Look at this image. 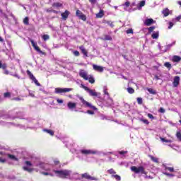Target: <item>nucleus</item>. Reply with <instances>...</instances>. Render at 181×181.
Masks as SVG:
<instances>
[{
  "instance_id": "32",
  "label": "nucleus",
  "mask_w": 181,
  "mask_h": 181,
  "mask_svg": "<svg viewBox=\"0 0 181 181\" xmlns=\"http://www.w3.org/2000/svg\"><path fill=\"white\" fill-rule=\"evenodd\" d=\"M127 93H129V94H134V93H135V90L131 87H129L127 88Z\"/></svg>"
},
{
  "instance_id": "53",
  "label": "nucleus",
  "mask_w": 181,
  "mask_h": 181,
  "mask_svg": "<svg viewBox=\"0 0 181 181\" xmlns=\"http://www.w3.org/2000/svg\"><path fill=\"white\" fill-rule=\"evenodd\" d=\"M91 5H95L97 4V0H88Z\"/></svg>"
},
{
  "instance_id": "64",
  "label": "nucleus",
  "mask_w": 181,
  "mask_h": 181,
  "mask_svg": "<svg viewBox=\"0 0 181 181\" xmlns=\"http://www.w3.org/2000/svg\"><path fill=\"white\" fill-rule=\"evenodd\" d=\"M42 175H44L45 176H49V173L43 172Z\"/></svg>"
},
{
  "instance_id": "38",
  "label": "nucleus",
  "mask_w": 181,
  "mask_h": 181,
  "mask_svg": "<svg viewBox=\"0 0 181 181\" xmlns=\"http://www.w3.org/2000/svg\"><path fill=\"white\" fill-rule=\"evenodd\" d=\"M6 67H8V65H6V64H2V62H0V69L5 70Z\"/></svg>"
},
{
  "instance_id": "63",
  "label": "nucleus",
  "mask_w": 181,
  "mask_h": 181,
  "mask_svg": "<svg viewBox=\"0 0 181 181\" xmlns=\"http://www.w3.org/2000/svg\"><path fill=\"white\" fill-rule=\"evenodd\" d=\"M4 74H6V76H8V74H9V71H8L7 69H6V68L5 69H4Z\"/></svg>"
},
{
  "instance_id": "13",
  "label": "nucleus",
  "mask_w": 181,
  "mask_h": 181,
  "mask_svg": "<svg viewBox=\"0 0 181 181\" xmlns=\"http://www.w3.org/2000/svg\"><path fill=\"white\" fill-rule=\"evenodd\" d=\"M67 107H68V108H69V110H74L77 107V103L69 102L67 103Z\"/></svg>"
},
{
  "instance_id": "41",
  "label": "nucleus",
  "mask_w": 181,
  "mask_h": 181,
  "mask_svg": "<svg viewBox=\"0 0 181 181\" xmlns=\"http://www.w3.org/2000/svg\"><path fill=\"white\" fill-rule=\"evenodd\" d=\"M156 27L155 26H151L150 28H148V33H152V32H153V30H155Z\"/></svg>"
},
{
  "instance_id": "47",
  "label": "nucleus",
  "mask_w": 181,
  "mask_h": 181,
  "mask_svg": "<svg viewBox=\"0 0 181 181\" xmlns=\"http://www.w3.org/2000/svg\"><path fill=\"white\" fill-rule=\"evenodd\" d=\"M137 103L139 105H141L143 100L141 98H137Z\"/></svg>"
},
{
  "instance_id": "6",
  "label": "nucleus",
  "mask_w": 181,
  "mask_h": 181,
  "mask_svg": "<svg viewBox=\"0 0 181 181\" xmlns=\"http://www.w3.org/2000/svg\"><path fill=\"white\" fill-rule=\"evenodd\" d=\"M30 42L32 44L33 47L35 49V50H36V52H37L40 54H45V52L40 50V48L39 47V46H37V44H36L35 41H33V40H30Z\"/></svg>"
},
{
  "instance_id": "15",
  "label": "nucleus",
  "mask_w": 181,
  "mask_h": 181,
  "mask_svg": "<svg viewBox=\"0 0 181 181\" xmlns=\"http://www.w3.org/2000/svg\"><path fill=\"white\" fill-rule=\"evenodd\" d=\"M82 177H84L85 179H88L90 180H95V177L90 176L88 175V173H86L84 174H82Z\"/></svg>"
},
{
  "instance_id": "51",
  "label": "nucleus",
  "mask_w": 181,
  "mask_h": 181,
  "mask_svg": "<svg viewBox=\"0 0 181 181\" xmlns=\"http://www.w3.org/2000/svg\"><path fill=\"white\" fill-rule=\"evenodd\" d=\"M147 116L150 118V119H155V117H153V115L148 113Z\"/></svg>"
},
{
  "instance_id": "5",
  "label": "nucleus",
  "mask_w": 181,
  "mask_h": 181,
  "mask_svg": "<svg viewBox=\"0 0 181 181\" xmlns=\"http://www.w3.org/2000/svg\"><path fill=\"white\" fill-rule=\"evenodd\" d=\"M73 89L70 88H56L55 93L56 94H60L62 93H70V91H71Z\"/></svg>"
},
{
  "instance_id": "9",
  "label": "nucleus",
  "mask_w": 181,
  "mask_h": 181,
  "mask_svg": "<svg viewBox=\"0 0 181 181\" xmlns=\"http://www.w3.org/2000/svg\"><path fill=\"white\" fill-rule=\"evenodd\" d=\"M79 76L80 77L83 78V80H88V75L87 74V72H86V71H84L83 69L81 70V71L79 72Z\"/></svg>"
},
{
  "instance_id": "44",
  "label": "nucleus",
  "mask_w": 181,
  "mask_h": 181,
  "mask_svg": "<svg viewBox=\"0 0 181 181\" xmlns=\"http://www.w3.org/2000/svg\"><path fill=\"white\" fill-rule=\"evenodd\" d=\"M126 33L127 35L132 34V33H134V30H132V28H129L127 30H126Z\"/></svg>"
},
{
  "instance_id": "43",
  "label": "nucleus",
  "mask_w": 181,
  "mask_h": 181,
  "mask_svg": "<svg viewBox=\"0 0 181 181\" xmlns=\"http://www.w3.org/2000/svg\"><path fill=\"white\" fill-rule=\"evenodd\" d=\"M176 136H177L178 141H180V142H181V133L180 132H177Z\"/></svg>"
},
{
  "instance_id": "17",
  "label": "nucleus",
  "mask_w": 181,
  "mask_h": 181,
  "mask_svg": "<svg viewBox=\"0 0 181 181\" xmlns=\"http://www.w3.org/2000/svg\"><path fill=\"white\" fill-rule=\"evenodd\" d=\"M173 62L174 63H179V62H181V57L180 56H177V55H174L173 57Z\"/></svg>"
},
{
  "instance_id": "22",
  "label": "nucleus",
  "mask_w": 181,
  "mask_h": 181,
  "mask_svg": "<svg viewBox=\"0 0 181 181\" xmlns=\"http://www.w3.org/2000/svg\"><path fill=\"white\" fill-rule=\"evenodd\" d=\"M44 132H47V134H49L51 136H54V132H53V130L45 129Z\"/></svg>"
},
{
  "instance_id": "4",
  "label": "nucleus",
  "mask_w": 181,
  "mask_h": 181,
  "mask_svg": "<svg viewBox=\"0 0 181 181\" xmlns=\"http://www.w3.org/2000/svg\"><path fill=\"white\" fill-rule=\"evenodd\" d=\"M79 100L80 101H81L82 104L85 105V107H88L91 110H94V111H97L98 110L97 107H95V106L92 105L90 103L86 101V100H84L83 97H79Z\"/></svg>"
},
{
  "instance_id": "54",
  "label": "nucleus",
  "mask_w": 181,
  "mask_h": 181,
  "mask_svg": "<svg viewBox=\"0 0 181 181\" xmlns=\"http://www.w3.org/2000/svg\"><path fill=\"white\" fill-rule=\"evenodd\" d=\"M103 93L105 95H107V97H110V93H108V90L107 89H104Z\"/></svg>"
},
{
  "instance_id": "52",
  "label": "nucleus",
  "mask_w": 181,
  "mask_h": 181,
  "mask_svg": "<svg viewBox=\"0 0 181 181\" xmlns=\"http://www.w3.org/2000/svg\"><path fill=\"white\" fill-rule=\"evenodd\" d=\"M74 54L76 57H78V56H80V52L78 51H74Z\"/></svg>"
},
{
  "instance_id": "19",
  "label": "nucleus",
  "mask_w": 181,
  "mask_h": 181,
  "mask_svg": "<svg viewBox=\"0 0 181 181\" xmlns=\"http://www.w3.org/2000/svg\"><path fill=\"white\" fill-rule=\"evenodd\" d=\"M63 6V4L59 2H54L52 4V8H62Z\"/></svg>"
},
{
  "instance_id": "50",
  "label": "nucleus",
  "mask_w": 181,
  "mask_h": 181,
  "mask_svg": "<svg viewBox=\"0 0 181 181\" xmlns=\"http://www.w3.org/2000/svg\"><path fill=\"white\" fill-rule=\"evenodd\" d=\"M118 153L119 154V155H125V154H127V153H128V151H118Z\"/></svg>"
},
{
  "instance_id": "7",
  "label": "nucleus",
  "mask_w": 181,
  "mask_h": 181,
  "mask_svg": "<svg viewBox=\"0 0 181 181\" xmlns=\"http://www.w3.org/2000/svg\"><path fill=\"white\" fill-rule=\"evenodd\" d=\"M76 16H78V18H79V19H81V21H87V16H86V15H84L83 12H81V11L77 10L76 12Z\"/></svg>"
},
{
  "instance_id": "30",
  "label": "nucleus",
  "mask_w": 181,
  "mask_h": 181,
  "mask_svg": "<svg viewBox=\"0 0 181 181\" xmlns=\"http://www.w3.org/2000/svg\"><path fill=\"white\" fill-rule=\"evenodd\" d=\"M112 177H114V179H115V180L117 181H121V176L118 175H112Z\"/></svg>"
},
{
  "instance_id": "55",
  "label": "nucleus",
  "mask_w": 181,
  "mask_h": 181,
  "mask_svg": "<svg viewBox=\"0 0 181 181\" xmlns=\"http://www.w3.org/2000/svg\"><path fill=\"white\" fill-rule=\"evenodd\" d=\"M54 163L56 166H57V165H60V161L59 160H54Z\"/></svg>"
},
{
  "instance_id": "36",
  "label": "nucleus",
  "mask_w": 181,
  "mask_h": 181,
  "mask_svg": "<svg viewBox=\"0 0 181 181\" xmlns=\"http://www.w3.org/2000/svg\"><path fill=\"white\" fill-rule=\"evenodd\" d=\"M104 23H107L110 28H112L114 26V23L111 21H105Z\"/></svg>"
},
{
  "instance_id": "34",
  "label": "nucleus",
  "mask_w": 181,
  "mask_h": 181,
  "mask_svg": "<svg viewBox=\"0 0 181 181\" xmlns=\"http://www.w3.org/2000/svg\"><path fill=\"white\" fill-rule=\"evenodd\" d=\"M143 6H145V1H140L139 6H138V9H141Z\"/></svg>"
},
{
  "instance_id": "39",
  "label": "nucleus",
  "mask_w": 181,
  "mask_h": 181,
  "mask_svg": "<svg viewBox=\"0 0 181 181\" xmlns=\"http://www.w3.org/2000/svg\"><path fill=\"white\" fill-rule=\"evenodd\" d=\"M23 23L24 25H29V17H25L24 19H23Z\"/></svg>"
},
{
  "instance_id": "48",
  "label": "nucleus",
  "mask_w": 181,
  "mask_h": 181,
  "mask_svg": "<svg viewBox=\"0 0 181 181\" xmlns=\"http://www.w3.org/2000/svg\"><path fill=\"white\" fill-rule=\"evenodd\" d=\"M158 112H160L161 114H165V110L163 107H160V109L158 110Z\"/></svg>"
},
{
  "instance_id": "29",
  "label": "nucleus",
  "mask_w": 181,
  "mask_h": 181,
  "mask_svg": "<svg viewBox=\"0 0 181 181\" xmlns=\"http://www.w3.org/2000/svg\"><path fill=\"white\" fill-rule=\"evenodd\" d=\"M88 82L90 83V84H94L95 83V79H94V77L90 76L88 77Z\"/></svg>"
},
{
  "instance_id": "56",
  "label": "nucleus",
  "mask_w": 181,
  "mask_h": 181,
  "mask_svg": "<svg viewBox=\"0 0 181 181\" xmlns=\"http://www.w3.org/2000/svg\"><path fill=\"white\" fill-rule=\"evenodd\" d=\"M164 175H165V176H169V177L175 176L173 174H171V173H164Z\"/></svg>"
},
{
  "instance_id": "60",
  "label": "nucleus",
  "mask_w": 181,
  "mask_h": 181,
  "mask_svg": "<svg viewBox=\"0 0 181 181\" xmlns=\"http://www.w3.org/2000/svg\"><path fill=\"white\" fill-rule=\"evenodd\" d=\"M171 28H173V23L170 21V22H169L168 29H170Z\"/></svg>"
},
{
  "instance_id": "10",
  "label": "nucleus",
  "mask_w": 181,
  "mask_h": 181,
  "mask_svg": "<svg viewBox=\"0 0 181 181\" xmlns=\"http://www.w3.org/2000/svg\"><path fill=\"white\" fill-rule=\"evenodd\" d=\"M180 81V77L177 76H175L173 82V87H177V86H179Z\"/></svg>"
},
{
  "instance_id": "2",
  "label": "nucleus",
  "mask_w": 181,
  "mask_h": 181,
  "mask_svg": "<svg viewBox=\"0 0 181 181\" xmlns=\"http://www.w3.org/2000/svg\"><path fill=\"white\" fill-rule=\"evenodd\" d=\"M54 172L57 175H59V177L65 178V177H67V176H70V171L67 170H54Z\"/></svg>"
},
{
  "instance_id": "16",
  "label": "nucleus",
  "mask_w": 181,
  "mask_h": 181,
  "mask_svg": "<svg viewBox=\"0 0 181 181\" xmlns=\"http://www.w3.org/2000/svg\"><path fill=\"white\" fill-rule=\"evenodd\" d=\"M80 50L81 51V53L86 56V57H88V52L86 50V48H84V46L81 45L79 47Z\"/></svg>"
},
{
  "instance_id": "59",
  "label": "nucleus",
  "mask_w": 181,
  "mask_h": 181,
  "mask_svg": "<svg viewBox=\"0 0 181 181\" xmlns=\"http://www.w3.org/2000/svg\"><path fill=\"white\" fill-rule=\"evenodd\" d=\"M87 113L90 114V115H94V111H93V110H88Z\"/></svg>"
},
{
  "instance_id": "37",
  "label": "nucleus",
  "mask_w": 181,
  "mask_h": 181,
  "mask_svg": "<svg viewBox=\"0 0 181 181\" xmlns=\"http://www.w3.org/2000/svg\"><path fill=\"white\" fill-rule=\"evenodd\" d=\"M4 98H11V92H6L4 93Z\"/></svg>"
},
{
  "instance_id": "20",
  "label": "nucleus",
  "mask_w": 181,
  "mask_h": 181,
  "mask_svg": "<svg viewBox=\"0 0 181 181\" xmlns=\"http://www.w3.org/2000/svg\"><path fill=\"white\" fill-rule=\"evenodd\" d=\"M162 13L164 16V18H166V16H169V9L168 8H165L162 11Z\"/></svg>"
},
{
  "instance_id": "35",
  "label": "nucleus",
  "mask_w": 181,
  "mask_h": 181,
  "mask_svg": "<svg viewBox=\"0 0 181 181\" xmlns=\"http://www.w3.org/2000/svg\"><path fill=\"white\" fill-rule=\"evenodd\" d=\"M165 67H167V69H168V70H170V69H172V64L169 62H165L164 64Z\"/></svg>"
},
{
  "instance_id": "61",
  "label": "nucleus",
  "mask_w": 181,
  "mask_h": 181,
  "mask_svg": "<svg viewBox=\"0 0 181 181\" xmlns=\"http://www.w3.org/2000/svg\"><path fill=\"white\" fill-rule=\"evenodd\" d=\"M57 103H58V104H63V100L57 99Z\"/></svg>"
},
{
  "instance_id": "8",
  "label": "nucleus",
  "mask_w": 181,
  "mask_h": 181,
  "mask_svg": "<svg viewBox=\"0 0 181 181\" xmlns=\"http://www.w3.org/2000/svg\"><path fill=\"white\" fill-rule=\"evenodd\" d=\"M81 153H82V155H95L97 151L83 149L81 151Z\"/></svg>"
},
{
  "instance_id": "40",
  "label": "nucleus",
  "mask_w": 181,
  "mask_h": 181,
  "mask_svg": "<svg viewBox=\"0 0 181 181\" xmlns=\"http://www.w3.org/2000/svg\"><path fill=\"white\" fill-rule=\"evenodd\" d=\"M42 37L44 41L49 40V39H50L49 35H44Z\"/></svg>"
},
{
  "instance_id": "3",
  "label": "nucleus",
  "mask_w": 181,
  "mask_h": 181,
  "mask_svg": "<svg viewBox=\"0 0 181 181\" xmlns=\"http://www.w3.org/2000/svg\"><path fill=\"white\" fill-rule=\"evenodd\" d=\"M81 86L82 87V88H83V90H85L86 91H88V93H89V95H91V97H97L98 95L97 92H95V90H93V89H90V88L83 84H81Z\"/></svg>"
},
{
  "instance_id": "28",
  "label": "nucleus",
  "mask_w": 181,
  "mask_h": 181,
  "mask_svg": "<svg viewBox=\"0 0 181 181\" xmlns=\"http://www.w3.org/2000/svg\"><path fill=\"white\" fill-rule=\"evenodd\" d=\"M152 39H158L159 37V32L154 33L151 35Z\"/></svg>"
},
{
  "instance_id": "23",
  "label": "nucleus",
  "mask_w": 181,
  "mask_h": 181,
  "mask_svg": "<svg viewBox=\"0 0 181 181\" xmlns=\"http://www.w3.org/2000/svg\"><path fill=\"white\" fill-rule=\"evenodd\" d=\"M107 173H109V175H111V177H112V175H117V171H115V170H114L113 168H110L107 170Z\"/></svg>"
},
{
  "instance_id": "45",
  "label": "nucleus",
  "mask_w": 181,
  "mask_h": 181,
  "mask_svg": "<svg viewBox=\"0 0 181 181\" xmlns=\"http://www.w3.org/2000/svg\"><path fill=\"white\" fill-rule=\"evenodd\" d=\"M165 169L167 170H169V172H175V168H172V167H165Z\"/></svg>"
},
{
  "instance_id": "21",
  "label": "nucleus",
  "mask_w": 181,
  "mask_h": 181,
  "mask_svg": "<svg viewBox=\"0 0 181 181\" xmlns=\"http://www.w3.org/2000/svg\"><path fill=\"white\" fill-rule=\"evenodd\" d=\"M148 158H150V159L155 163H159V159L158 158L154 157L153 156H148Z\"/></svg>"
},
{
  "instance_id": "14",
  "label": "nucleus",
  "mask_w": 181,
  "mask_h": 181,
  "mask_svg": "<svg viewBox=\"0 0 181 181\" xmlns=\"http://www.w3.org/2000/svg\"><path fill=\"white\" fill-rule=\"evenodd\" d=\"M93 68L95 70V71H99L100 73H103V71H104V68L98 65L93 64Z\"/></svg>"
},
{
  "instance_id": "1",
  "label": "nucleus",
  "mask_w": 181,
  "mask_h": 181,
  "mask_svg": "<svg viewBox=\"0 0 181 181\" xmlns=\"http://www.w3.org/2000/svg\"><path fill=\"white\" fill-rule=\"evenodd\" d=\"M131 170L136 174L141 173V175H145L146 179L148 177V172L145 170V168H144V166H132Z\"/></svg>"
},
{
  "instance_id": "33",
  "label": "nucleus",
  "mask_w": 181,
  "mask_h": 181,
  "mask_svg": "<svg viewBox=\"0 0 181 181\" xmlns=\"http://www.w3.org/2000/svg\"><path fill=\"white\" fill-rule=\"evenodd\" d=\"M147 91H148V93H150V94H153V95H155L156 94V90H155L152 88H147Z\"/></svg>"
},
{
  "instance_id": "42",
  "label": "nucleus",
  "mask_w": 181,
  "mask_h": 181,
  "mask_svg": "<svg viewBox=\"0 0 181 181\" xmlns=\"http://www.w3.org/2000/svg\"><path fill=\"white\" fill-rule=\"evenodd\" d=\"M140 121H141V122H144V124H146V125H149V121H148V119H140Z\"/></svg>"
},
{
  "instance_id": "26",
  "label": "nucleus",
  "mask_w": 181,
  "mask_h": 181,
  "mask_svg": "<svg viewBox=\"0 0 181 181\" xmlns=\"http://www.w3.org/2000/svg\"><path fill=\"white\" fill-rule=\"evenodd\" d=\"M7 156L8 158H9V159H12V160H16V161L18 160V158H16L14 155L8 154Z\"/></svg>"
},
{
  "instance_id": "24",
  "label": "nucleus",
  "mask_w": 181,
  "mask_h": 181,
  "mask_svg": "<svg viewBox=\"0 0 181 181\" xmlns=\"http://www.w3.org/2000/svg\"><path fill=\"white\" fill-rule=\"evenodd\" d=\"M104 16V10H100L98 13L96 14V18H101Z\"/></svg>"
},
{
  "instance_id": "12",
  "label": "nucleus",
  "mask_w": 181,
  "mask_h": 181,
  "mask_svg": "<svg viewBox=\"0 0 181 181\" xmlns=\"http://www.w3.org/2000/svg\"><path fill=\"white\" fill-rule=\"evenodd\" d=\"M156 21H153L152 18H147L144 21V25L146 26H151L153 23H155Z\"/></svg>"
},
{
  "instance_id": "31",
  "label": "nucleus",
  "mask_w": 181,
  "mask_h": 181,
  "mask_svg": "<svg viewBox=\"0 0 181 181\" xmlns=\"http://www.w3.org/2000/svg\"><path fill=\"white\" fill-rule=\"evenodd\" d=\"M103 40H112V37L111 35H105V37L102 39Z\"/></svg>"
},
{
  "instance_id": "57",
  "label": "nucleus",
  "mask_w": 181,
  "mask_h": 181,
  "mask_svg": "<svg viewBox=\"0 0 181 181\" xmlns=\"http://www.w3.org/2000/svg\"><path fill=\"white\" fill-rule=\"evenodd\" d=\"M5 162H6V160L0 157V163H5Z\"/></svg>"
},
{
  "instance_id": "49",
  "label": "nucleus",
  "mask_w": 181,
  "mask_h": 181,
  "mask_svg": "<svg viewBox=\"0 0 181 181\" xmlns=\"http://www.w3.org/2000/svg\"><path fill=\"white\" fill-rule=\"evenodd\" d=\"M25 164L27 166H32V165H33L32 163H31L30 161H29V160L25 161Z\"/></svg>"
},
{
  "instance_id": "25",
  "label": "nucleus",
  "mask_w": 181,
  "mask_h": 181,
  "mask_svg": "<svg viewBox=\"0 0 181 181\" xmlns=\"http://www.w3.org/2000/svg\"><path fill=\"white\" fill-rule=\"evenodd\" d=\"M23 170H25V172H28V173H32L33 170H35L34 168H29L26 166L23 167Z\"/></svg>"
},
{
  "instance_id": "62",
  "label": "nucleus",
  "mask_w": 181,
  "mask_h": 181,
  "mask_svg": "<svg viewBox=\"0 0 181 181\" xmlns=\"http://www.w3.org/2000/svg\"><path fill=\"white\" fill-rule=\"evenodd\" d=\"M131 4V3H129V1H126L124 5L127 8H128L129 6V5Z\"/></svg>"
},
{
  "instance_id": "27",
  "label": "nucleus",
  "mask_w": 181,
  "mask_h": 181,
  "mask_svg": "<svg viewBox=\"0 0 181 181\" xmlns=\"http://www.w3.org/2000/svg\"><path fill=\"white\" fill-rule=\"evenodd\" d=\"M160 139L162 142H166L167 144H172V140L170 139H165V138L160 137Z\"/></svg>"
},
{
  "instance_id": "46",
  "label": "nucleus",
  "mask_w": 181,
  "mask_h": 181,
  "mask_svg": "<svg viewBox=\"0 0 181 181\" xmlns=\"http://www.w3.org/2000/svg\"><path fill=\"white\" fill-rule=\"evenodd\" d=\"M33 81H34V83H35V84H36V86H37L38 87H40V83H39V81H37V79H36V78L35 79H33Z\"/></svg>"
},
{
  "instance_id": "11",
  "label": "nucleus",
  "mask_w": 181,
  "mask_h": 181,
  "mask_svg": "<svg viewBox=\"0 0 181 181\" xmlns=\"http://www.w3.org/2000/svg\"><path fill=\"white\" fill-rule=\"evenodd\" d=\"M69 15H70V11H69L68 10H66L64 13H62L61 16L64 21H66Z\"/></svg>"
},
{
  "instance_id": "58",
  "label": "nucleus",
  "mask_w": 181,
  "mask_h": 181,
  "mask_svg": "<svg viewBox=\"0 0 181 181\" xmlns=\"http://www.w3.org/2000/svg\"><path fill=\"white\" fill-rule=\"evenodd\" d=\"M180 19H181V15H180L177 18H175V21H177V22H180Z\"/></svg>"
},
{
  "instance_id": "18",
  "label": "nucleus",
  "mask_w": 181,
  "mask_h": 181,
  "mask_svg": "<svg viewBox=\"0 0 181 181\" xmlns=\"http://www.w3.org/2000/svg\"><path fill=\"white\" fill-rule=\"evenodd\" d=\"M28 76H29V78L30 80H32L33 81V80H35L36 78L35 77V76H33V74H32V72H30V71L27 70L26 71Z\"/></svg>"
}]
</instances>
